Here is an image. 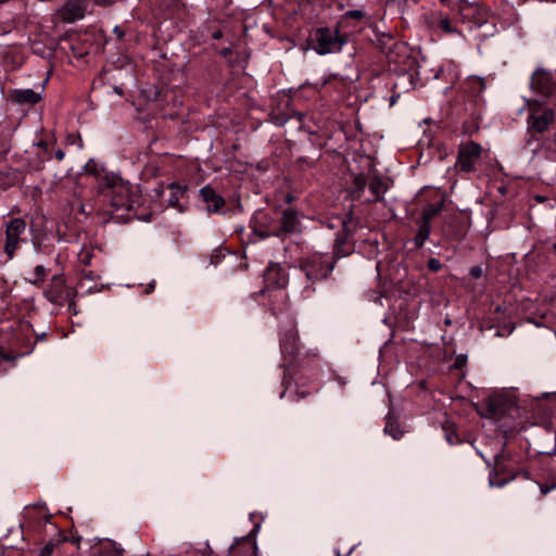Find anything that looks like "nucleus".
<instances>
[{
	"instance_id": "nucleus-1",
	"label": "nucleus",
	"mask_w": 556,
	"mask_h": 556,
	"mask_svg": "<svg viewBox=\"0 0 556 556\" xmlns=\"http://www.w3.org/2000/svg\"><path fill=\"white\" fill-rule=\"evenodd\" d=\"M100 190L112 207V218L129 220L130 212L139 203L138 187L112 174L104 176Z\"/></svg>"
},
{
	"instance_id": "nucleus-2",
	"label": "nucleus",
	"mask_w": 556,
	"mask_h": 556,
	"mask_svg": "<svg viewBox=\"0 0 556 556\" xmlns=\"http://www.w3.org/2000/svg\"><path fill=\"white\" fill-rule=\"evenodd\" d=\"M336 267V257L328 253L315 252L299 261V268L305 275L307 283L302 290V296L311 298L317 282L328 279Z\"/></svg>"
},
{
	"instance_id": "nucleus-3",
	"label": "nucleus",
	"mask_w": 556,
	"mask_h": 556,
	"mask_svg": "<svg viewBox=\"0 0 556 556\" xmlns=\"http://www.w3.org/2000/svg\"><path fill=\"white\" fill-rule=\"evenodd\" d=\"M348 42V37L341 34L339 26L336 28L318 27L314 30L311 43L319 55L340 52Z\"/></svg>"
},
{
	"instance_id": "nucleus-4",
	"label": "nucleus",
	"mask_w": 556,
	"mask_h": 556,
	"mask_svg": "<svg viewBox=\"0 0 556 556\" xmlns=\"http://www.w3.org/2000/svg\"><path fill=\"white\" fill-rule=\"evenodd\" d=\"M280 350L282 356L285 358L283 367V377H282V386L285 387L283 391L280 393V399L286 395V392L289 388L290 380L289 376L291 375V365L294 361H296L300 354V344H299V336L295 327H290L287 329L280 339Z\"/></svg>"
},
{
	"instance_id": "nucleus-5",
	"label": "nucleus",
	"mask_w": 556,
	"mask_h": 556,
	"mask_svg": "<svg viewBox=\"0 0 556 556\" xmlns=\"http://www.w3.org/2000/svg\"><path fill=\"white\" fill-rule=\"evenodd\" d=\"M554 122V110L541 109L539 105L531 106L527 117V144L532 146L534 141H539L536 135L545 132Z\"/></svg>"
},
{
	"instance_id": "nucleus-6",
	"label": "nucleus",
	"mask_w": 556,
	"mask_h": 556,
	"mask_svg": "<svg viewBox=\"0 0 556 556\" xmlns=\"http://www.w3.org/2000/svg\"><path fill=\"white\" fill-rule=\"evenodd\" d=\"M486 154L488 151L476 141L462 143L458 148L455 167L460 173L477 172L482 157Z\"/></svg>"
},
{
	"instance_id": "nucleus-7",
	"label": "nucleus",
	"mask_w": 556,
	"mask_h": 556,
	"mask_svg": "<svg viewBox=\"0 0 556 556\" xmlns=\"http://www.w3.org/2000/svg\"><path fill=\"white\" fill-rule=\"evenodd\" d=\"M301 231V222L299 214L293 208H286L282 211L278 225H273L264 230H256L261 238L270 236L278 238H286L289 235Z\"/></svg>"
},
{
	"instance_id": "nucleus-8",
	"label": "nucleus",
	"mask_w": 556,
	"mask_h": 556,
	"mask_svg": "<svg viewBox=\"0 0 556 556\" xmlns=\"http://www.w3.org/2000/svg\"><path fill=\"white\" fill-rule=\"evenodd\" d=\"M516 476L517 469L513 458L504 451L496 454L494 458V468L489 477L490 484L502 488L507 482L515 479Z\"/></svg>"
},
{
	"instance_id": "nucleus-9",
	"label": "nucleus",
	"mask_w": 556,
	"mask_h": 556,
	"mask_svg": "<svg viewBox=\"0 0 556 556\" xmlns=\"http://www.w3.org/2000/svg\"><path fill=\"white\" fill-rule=\"evenodd\" d=\"M26 230V223L23 218H12L5 226V242L3 251L8 256V260H12L15 256L16 251L20 249L21 243L25 240L22 239Z\"/></svg>"
},
{
	"instance_id": "nucleus-10",
	"label": "nucleus",
	"mask_w": 556,
	"mask_h": 556,
	"mask_svg": "<svg viewBox=\"0 0 556 556\" xmlns=\"http://www.w3.org/2000/svg\"><path fill=\"white\" fill-rule=\"evenodd\" d=\"M531 88L544 98H551L556 92V83L551 72L536 70L531 77Z\"/></svg>"
},
{
	"instance_id": "nucleus-11",
	"label": "nucleus",
	"mask_w": 556,
	"mask_h": 556,
	"mask_svg": "<svg viewBox=\"0 0 556 556\" xmlns=\"http://www.w3.org/2000/svg\"><path fill=\"white\" fill-rule=\"evenodd\" d=\"M257 546L251 534L237 540L229 548V556H256ZM203 556H213L212 549L206 546Z\"/></svg>"
},
{
	"instance_id": "nucleus-12",
	"label": "nucleus",
	"mask_w": 556,
	"mask_h": 556,
	"mask_svg": "<svg viewBox=\"0 0 556 556\" xmlns=\"http://www.w3.org/2000/svg\"><path fill=\"white\" fill-rule=\"evenodd\" d=\"M264 291H274L278 288H286L288 285V274L278 264L269 265L264 273Z\"/></svg>"
},
{
	"instance_id": "nucleus-13",
	"label": "nucleus",
	"mask_w": 556,
	"mask_h": 556,
	"mask_svg": "<svg viewBox=\"0 0 556 556\" xmlns=\"http://www.w3.org/2000/svg\"><path fill=\"white\" fill-rule=\"evenodd\" d=\"M87 10L86 0H68L59 11V17L65 23H74L84 17Z\"/></svg>"
},
{
	"instance_id": "nucleus-14",
	"label": "nucleus",
	"mask_w": 556,
	"mask_h": 556,
	"mask_svg": "<svg viewBox=\"0 0 556 556\" xmlns=\"http://www.w3.org/2000/svg\"><path fill=\"white\" fill-rule=\"evenodd\" d=\"M262 293L267 295L269 308L275 316L289 309V298L286 288H278L274 291L262 290Z\"/></svg>"
},
{
	"instance_id": "nucleus-15",
	"label": "nucleus",
	"mask_w": 556,
	"mask_h": 556,
	"mask_svg": "<svg viewBox=\"0 0 556 556\" xmlns=\"http://www.w3.org/2000/svg\"><path fill=\"white\" fill-rule=\"evenodd\" d=\"M47 300L53 304H63L68 298L65 279L62 275H55L51 279L50 288L45 292Z\"/></svg>"
},
{
	"instance_id": "nucleus-16",
	"label": "nucleus",
	"mask_w": 556,
	"mask_h": 556,
	"mask_svg": "<svg viewBox=\"0 0 556 556\" xmlns=\"http://www.w3.org/2000/svg\"><path fill=\"white\" fill-rule=\"evenodd\" d=\"M350 86V80L345 77H342L338 74H330L326 78H324L319 91L329 93L336 91L339 94H343L345 90Z\"/></svg>"
},
{
	"instance_id": "nucleus-17",
	"label": "nucleus",
	"mask_w": 556,
	"mask_h": 556,
	"mask_svg": "<svg viewBox=\"0 0 556 556\" xmlns=\"http://www.w3.org/2000/svg\"><path fill=\"white\" fill-rule=\"evenodd\" d=\"M200 197L202 201L206 203L208 212L216 213L225 205L224 198L219 195L210 185H206L200 189Z\"/></svg>"
},
{
	"instance_id": "nucleus-18",
	"label": "nucleus",
	"mask_w": 556,
	"mask_h": 556,
	"mask_svg": "<svg viewBox=\"0 0 556 556\" xmlns=\"http://www.w3.org/2000/svg\"><path fill=\"white\" fill-rule=\"evenodd\" d=\"M12 100L18 104H36L40 100L39 93L33 89H16L12 93Z\"/></svg>"
},
{
	"instance_id": "nucleus-19",
	"label": "nucleus",
	"mask_w": 556,
	"mask_h": 556,
	"mask_svg": "<svg viewBox=\"0 0 556 556\" xmlns=\"http://www.w3.org/2000/svg\"><path fill=\"white\" fill-rule=\"evenodd\" d=\"M346 240H348V235L345 232L337 235L332 253H328L329 255L336 257V262L339 258L348 256L351 253L352 247L346 244Z\"/></svg>"
},
{
	"instance_id": "nucleus-20",
	"label": "nucleus",
	"mask_w": 556,
	"mask_h": 556,
	"mask_svg": "<svg viewBox=\"0 0 556 556\" xmlns=\"http://www.w3.org/2000/svg\"><path fill=\"white\" fill-rule=\"evenodd\" d=\"M368 187L374 197L371 200L374 202L381 201L383 199L384 193L387 192V190L389 188L388 185L386 184V181L383 180V178H381L379 176L371 177L369 179Z\"/></svg>"
},
{
	"instance_id": "nucleus-21",
	"label": "nucleus",
	"mask_w": 556,
	"mask_h": 556,
	"mask_svg": "<svg viewBox=\"0 0 556 556\" xmlns=\"http://www.w3.org/2000/svg\"><path fill=\"white\" fill-rule=\"evenodd\" d=\"M431 232V226L428 224V222H422L418 227L417 233L413 239L414 245L416 249H420L426 240L429 238Z\"/></svg>"
},
{
	"instance_id": "nucleus-22",
	"label": "nucleus",
	"mask_w": 556,
	"mask_h": 556,
	"mask_svg": "<svg viewBox=\"0 0 556 556\" xmlns=\"http://www.w3.org/2000/svg\"><path fill=\"white\" fill-rule=\"evenodd\" d=\"M485 89V83L480 77H470L466 83V90L470 96L478 97Z\"/></svg>"
},
{
	"instance_id": "nucleus-23",
	"label": "nucleus",
	"mask_w": 556,
	"mask_h": 556,
	"mask_svg": "<svg viewBox=\"0 0 556 556\" xmlns=\"http://www.w3.org/2000/svg\"><path fill=\"white\" fill-rule=\"evenodd\" d=\"M443 207V201L437 202V203H429L427 204L421 213V220L428 222V224L431 223V219L435 217Z\"/></svg>"
},
{
	"instance_id": "nucleus-24",
	"label": "nucleus",
	"mask_w": 556,
	"mask_h": 556,
	"mask_svg": "<svg viewBox=\"0 0 556 556\" xmlns=\"http://www.w3.org/2000/svg\"><path fill=\"white\" fill-rule=\"evenodd\" d=\"M295 384H296V391L294 392V394L291 397L292 401H294V402H299L301 400L306 399L307 396L312 395L313 393H316L319 389V386L317 383H313L312 386H309V388L307 390L302 389V387H304V386L302 383H300L299 380H295Z\"/></svg>"
},
{
	"instance_id": "nucleus-25",
	"label": "nucleus",
	"mask_w": 556,
	"mask_h": 556,
	"mask_svg": "<svg viewBox=\"0 0 556 556\" xmlns=\"http://www.w3.org/2000/svg\"><path fill=\"white\" fill-rule=\"evenodd\" d=\"M384 433L389 434L394 440L401 439V437L403 434V431L401 430L397 420L393 416H391V415L387 416V422H386V426H384Z\"/></svg>"
},
{
	"instance_id": "nucleus-26",
	"label": "nucleus",
	"mask_w": 556,
	"mask_h": 556,
	"mask_svg": "<svg viewBox=\"0 0 556 556\" xmlns=\"http://www.w3.org/2000/svg\"><path fill=\"white\" fill-rule=\"evenodd\" d=\"M17 178L16 172L9 168L5 173L0 170V187L3 189L15 184Z\"/></svg>"
},
{
	"instance_id": "nucleus-27",
	"label": "nucleus",
	"mask_w": 556,
	"mask_h": 556,
	"mask_svg": "<svg viewBox=\"0 0 556 556\" xmlns=\"http://www.w3.org/2000/svg\"><path fill=\"white\" fill-rule=\"evenodd\" d=\"M35 279L31 280V283L38 285L42 281H45L47 276V269L43 265H37L34 269Z\"/></svg>"
},
{
	"instance_id": "nucleus-28",
	"label": "nucleus",
	"mask_w": 556,
	"mask_h": 556,
	"mask_svg": "<svg viewBox=\"0 0 556 556\" xmlns=\"http://www.w3.org/2000/svg\"><path fill=\"white\" fill-rule=\"evenodd\" d=\"M439 27L446 34H453L456 29L452 26V23L448 17H441L439 21Z\"/></svg>"
},
{
	"instance_id": "nucleus-29",
	"label": "nucleus",
	"mask_w": 556,
	"mask_h": 556,
	"mask_svg": "<svg viewBox=\"0 0 556 556\" xmlns=\"http://www.w3.org/2000/svg\"><path fill=\"white\" fill-rule=\"evenodd\" d=\"M344 18L362 20L364 12L362 10H350L343 14Z\"/></svg>"
},
{
	"instance_id": "nucleus-30",
	"label": "nucleus",
	"mask_w": 556,
	"mask_h": 556,
	"mask_svg": "<svg viewBox=\"0 0 556 556\" xmlns=\"http://www.w3.org/2000/svg\"><path fill=\"white\" fill-rule=\"evenodd\" d=\"M444 430H445V438L450 444H456V443L460 442L459 439L457 438L455 431L450 430L448 427H444Z\"/></svg>"
},
{
	"instance_id": "nucleus-31",
	"label": "nucleus",
	"mask_w": 556,
	"mask_h": 556,
	"mask_svg": "<svg viewBox=\"0 0 556 556\" xmlns=\"http://www.w3.org/2000/svg\"><path fill=\"white\" fill-rule=\"evenodd\" d=\"M427 266H428L429 270H431L433 273H437L442 268V264H441L440 260L434 258V257H431L428 261Z\"/></svg>"
},
{
	"instance_id": "nucleus-32",
	"label": "nucleus",
	"mask_w": 556,
	"mask_h": 556,
	"mask_svg": "<svg viewBox=\"0 0 556 556\" xmlns=\"http://www.w3.org/2000/svg\"><path fill=\"white\" fill-rule=\"evenodd\" d=\"M55 546L56 543L49 542L40 549L39 556H51Z\"/></svg>"
},
{
	"instance_id": "nucleus-33",
	"label": "nucleus",
	"mask_w": 556,
	"mask_h": 556,
	"mask_svg": "<svg viewBox=\"0 0 556 556\" xmlns=\"http://www.w3.org/2000/svg\"><path fill=\"white\" fill-rule=\"evenodd\" d=\"M80 262L85 265L91 264L92 253L89 250H81L79 253Z\"/></svg>"
},
{
	"instance_id": "nucleus-34",
	"label": "nucleus",
	"mask_w": 556,
	"mask_h": 556,
	"mask_svg": "<svg viewBox=\"0 0 556 556\" xmlns=\"http://www.w3.org/2000/svg\"><path fill=\"white\" fill-rule=\"evenodd\" d=\"M84 169L87 173L96 174L98 170V164L93 160H89L86 165L84 166Z\"/></svg>"
},
{
	"instance_id": "nucleus-35",
	"label": "nucleus",
	"mask_w": 556,
	"mask_h": 556,
	"mask_svg": "<svg viewBox=\"0 0 556 556\" xmlns=\"http://www.w3.org/2000/svg\"><path fill=\"white\" fill-rule=\"evenodd\" d=\"M470 276L475 279H478L482 276V268L480 266H473L469 271Z\"/></svg>"
},
{
	"instance_id": "nucleus-36",
	"label": "nucleus",
	"mask_w": 556,
	"mask_h": 556,
	"mask_svg": "<svg viewBox=\"0 0 556 556\" xmlns=\"http://www.w3.org/2000/svg\"><path fill=\"white\" fill-rule=\"evenodd\" d=\"M467 362V356L464 354H460L456 357L454 366L456 368H462Z\"/></svg>"
},
{
	"instance_id": "nucleus-37",
	"label": "nucleus",
	"mask_w": 556,
	"mask_h": 556,
	"mask_svg": "<svg viewBox=\"0 0 556 556\" xmlns=\"http://www.w3.org/2000/svg\"><path fill=\"white\" fill-rule=\"evenodd\" d=\"M355 186L358 190H363L366 186V179L364 178V176H357L355 178Z\"/></svg>"
},
{
	"instance_id": "nucleus-38",
	"label": "nucleus",
	"mask_w": 556,
	"mask_h": 556,
	"mask_svg": "<svg viewBox=\"0 0 556 556\" xmlns=\"http://www.w3.org/2000/svg\"><path fill=\"white\" fill-rule=\"evenodd\" d=\"M554 489H555V485H546V484H541L540 485L541 493L544 494V495L547 494L548 492H551Z\"/></svg>"
},
{
	"instance_id": "nucleus-39",
	"label": "nucleus",
	"mask_w": 556,
	"mask_h": 556,
	"mask_svg": "<svg viewBox=\"0 0 556 556\" xmlns=\"http://www.w3.org/2000/svg\"><path fill=\"white\" fill-rule=\"evenodd\" d=\"M65 156V153L62 149H58L55 152H54V157L58 160V161H62Z\"/></svg>"
},
{
	"instance_id": "nucleus-40",
	"label": "nucleus",
	"mask_w": 556,
	"mask_h": 556,
	"mask_svg": "<svg viewBox=\"0 0 556 556\" xmlns=\"http://www.w3.org/2000/svg\"><path fill=\"white\" fill-rule=\"evenodd\" d=\"M399 98L400 93H395V91H393V94L390 97V105H394L397 102Z\"/></svg>"
},
{
	"instance_id": "nucleus-41",
	"label": "nucleus",
	"mask_w": 556,
	"mask_h": 556,
	"mask_svg": "<svg viewBox=\"0 0 556 556\" xmlns=\"http://www.w3.org/2000/svg\"><path fill=\"white\" fill-rule=\"evenodd\" d=\"M115 0H94V2L99 5H110L114 2Z\"/></svg>"
},
{
	"instance_id": "nucleus-42",
	"label": "nucleus",
	"mask_w": 556,
	"mask_h": 556,
	"mask_svg": "<svg viewBox=\"0 0 556 556\" xmlns=\"http://www.w3.org/2000/svg\"><path fill=\"white\" fill-rule=\"evenodd\" d=\"M212 38L215 39V40L222 39L223 38V31L220 29L215 30L212 34Z\"/></svg>"
},
{
	"instance_id": "nucleus-43",
	"label": "nucleus",
	"mask_w": 556,
	"mask_h": 556,
	"mask_svg": "<svg viewBox=\"0 0 556 556\" xmlns=\"http://www.w3.org/2000/svg\"><path fill=\"white\" fill-rule=\"evenodd\" d=\"M114 34L117 36V38L124 37V31L118 26L114 27Z\"/></svg>"
},
{
	"instance_id": "nucleus-44",
	"label": "nucleus",
	"mask_w": 556,
	"mask_h": 556,
	"mask_svg": "<svg viewBox=\"0 0 556 556\" xmlns=\"http://www.w3.org/2000/svg\"><path fill=\"white\" fill-rule=\"evenodd\" d=\"M220 54H222L223 56H228V55H230V54H231V49H230V48H228V47H227V48H224V49H222V50H220Z\"/></svg>"
},
{
	"instance_id": "nucleus-45",
	"label": "nucleus",
	"mask_w": 556,
	"mask_h": 556,
	"mask_svg": "<svg viewBox=\"0 0 556 556\" xmlns=\"http://www.w3.org/2000/svg\"><path fill=\"white\" fill-rule=\"evenodd\" d=\"M155 288V281H152L148 285L147 293H151Z\"/></svg>"
},
{
	"instance_id": "nucleus-46",
	"label": "nucleus",
	"mask_w": 556,
	"mask_h": 556,
	"mask_svg": "<svg viewBox=\"0 0 556 556\" xmlns=\"http://www.w3.org/2000/svg\"><path fill=\"white\" fill-rule=\"evenodd\" d=\"M490 408H491V412H492L493 414H495V415L501 413V410H500V408L496 406V404H491V407H490Z\"/></svg>"
},
{
	"instance_id": "nucleus-47",
	"label": "nucleus",
	"mask_w": 556,
	"mask_h": 556,
	"mask_svg": "<svg viewBox=\"0 0 556 556\" xmlns=\"http://www.w3.org/2000/svg\"><path fill=\"white\" fill-rule=\"evenodd\" d=\"M467 11H468V13L466 15H464V17L468 16L471 13H475L477 11V9L475 7H469V8H467Z\"/></svg>"
},
{
	"instance_id": "nucleus-48",
	"label": "nucleus",
	"mask_w": 556,
	"mask_h": 556,
	"mask_svg": "<svg viewBox=\"0 0 556 556\" xmlns=\"http://www.w3.org/2000/svg\"><path fill=\"white\" fill-rule=\"evenodd\" d=\"M84 277L92 280L93 279V274H92V271H88V273L84 271Z\"/></svg>"
},
{
	"instance_id": "nucleus-49",
	"label": "nucleus",
	"mask_w": 556,
	"mask_h": 556,
	"mask_svg": "<svg viewBox=\"0 0 556 556\" xmlns=\"http://www.w3.org/2000/svg\"><path fill=\"white\" fill-rule=\"evenodd\" d=\"M1 357L7 359V361H14L16 358V356L10 357L9 355L3 354V353H1Z\"/></svg>"
},
{
	"instance_id": "nucleus-50",
	"label": "nucleus",
	"mask_w": 556,
	"mask_h": 556,
	"mask_svg": "<svg viewBox=\"0 0 556 556\" xmlns=\"http://www.w3.org/2000/svg\"><path fill=\"white\" fill-rule=\"evenodd\" d=\"M168 201H169L170 205H174L178 201V198L176 195L175 197H170V199Z\"/></svg>"
},
{
	"instance_id": "nucleus-51",
	"label": "nucleus",
	"mask_w": 556,
	"mask_h": 556,
	"mask_svg": "<svg viewBox=\"0 0 556 556\" xmlns=\"http://www.w3.org/2000/svg\"><path fill=\"white\" fill-rule=\"evenodd\" d=\"M38 146H39V147H42V148H45V149H47V148H48V143H47V142H45V141H40V142H38Z\"/></svg>"
},
{
	"instance_id": "nucleus-52",
	"label": "nucleus",
	"mask_w": 556,
	"mask_h": 556,
	"mask_svg": "<svg viewBox=\"0 0 556 556\" xmlns=\"http://www.w3.org/2000/svg\"><path fill=\"white\" fill-rule=\"evenodd\" d=\"M67 140H68L71 143H74V136H73V135L67 136Z\"/></svg>"
},
{
	"instance_id": "nucleus-53",
	"label": "nucleus",
	"mask_w": 556,
	"mask_h": 556,
	"mask_svg": "<svg viewBox=\"0 0 556 556\" xmlns=\"http://www.w3.org/2000/svg\"><path fill=\"white\" fill-rule=\"evenodd\" d=\"M77 140H78V147H79V148H83V140H81V138H80V137H78V138H77Z\"/></svg>"
},
{
	"instance_id": "nucleus-54",
	"label": "nucleus",
	"mask_w": 556,
	"mask_h": 556,
	"mask_svg": "<svg viewBox=\"0 0 556 556\" xmlns=\"http://www.w3.org/2000/svg\"><path fill=\"white\" fill-rule=\"evenodd\" d=\"M45 336H46V333H41V334H39V336L37 337V340H43V339H45Z\"/></svg>"
},
{
	"instance_id": "nucleus-55",
	"label": "nucleus",
	"mask_w": 556,
	"mask_h": 556,
	"mask_svg": "<svg viewBox=\"0 0 556 556\" xmlns=\"http://www.w3.org/2000/svg\"><path fill=\"white\" fill-rule=\"evenodd\" d=\"M407 78H410V76H407V75H402L401 77H399V79H407Z\"/></svg>"
},
{
	"instance_id": "nucleus-56",
	"label": "nucleus",
	"mask_w": 556,
	"mask_h": 556,
	"mask_svg": "<svg viewBox=\"0 0 556 556\" xmlns=\"http://www.w3.org/2000/svg\"><path fill=\"white\" fill-rule=\"evenodd\" d=\"M114 90H115L118 94H122V92H123V91H122V89H121V88H117V87H115V89H114Z\"/></svg>"
},
{
	"instance_id": "nucleus-57",
	"label": "nucleus",
	"mask_w": 556,
	"mask_h": 556,
	"mask_svg": "<svg viewBox=\"0 0 556 556\" xmlns=\"http://www.w3.org/2000/svg\"><path fill=\"white\" fill-rule=\"evenodd\" d=\"M340 223L343 227H345V222L343 219H341Z\"/></svg>"
},
{
	"instance_id": "nucleus-58",
	"label": "nucleus",
	"mask_w": 556,
	"mask_h": 556,
	"mask_svg": "<svg viewBox=\"0 0 556 556\" xmlns=\"http://www.w3.org/2000/svg\"><path fill=\"white\" fill-rule=\"evenodd\" d=\"M462 237H463V235H462V233H459V235H457V236H453V238H462Z\"/></svg>"
},
{
	"instance_id": "nucleus-59",
	"label": "nucleus",
	"mask_w": 556,
	"mask_h": 556,
	"mask_svg": "<svg viewBox=\"0 0 556 556\" xmlns=\"http://www.w3.org/2000/svg\"><path fill=\"white\" fill-rule=\"evenodd\" d=\"M175 187H176L175 184L169 185V188H172V189H174Z\"/></svg>"
},
{
	"instance_id": "nucleus-60",
	"label": "nucleus",
	"mask_w": 556,
	"mask_h": 556,
	"mask_svg": "<svg viewBox=\"0 0 556 556\" xmlns=\"http://www.w3.org/2000/svg\"><path fill=\"white\" fill-rule=\"evenodd\" d=\"M397 87H399V83H395V84H394V86H393V88L395 89V88H397Z\"/></svg>"
},
{
	"instance_id": "nucleus-61",
	"label": "nucleus",
	"mask_w": 556,
	"mask_h": 556,
	"mask_svg": "<svg viewBox=\"0 0 556 556\" xmlns=\"http://www.w3.org/2000/svg\"><path fill=\"white\" fill-rule=\"evenodd\" d=\"M553 249L556 252V242L553 244Z\"/></svg>"
},
{
	"instance_id": "nucleus-62",
	"label": "nucleus",
	"mask_w": 556,
	"mask_h": 556,
	"mask_svg": "<svg viewBox=\"0 0 556 556\" xmlns=\"http://www.w3.org/2000/svg\"><path fill=\"white\" fill-rule=\"evenodd\" d=\"M447 1H448V0H441V2H443V3L447 2Z\"/></svg>"
},
{
	"instance_id": "nucleus-63",
	"label": "nucleus",
	"mask_w": 556,
	"mask_h": 556,
	"mask_svg": "<svg viewBox=\"0 0 556 556\" xmlns=\"http://www.w3.org/2000/svg\"><path fill=\"white\" fill-rule=\"evenodd\" d=\"M337 556H340L339 554Z\"/></svg>"
}]
</instances>
